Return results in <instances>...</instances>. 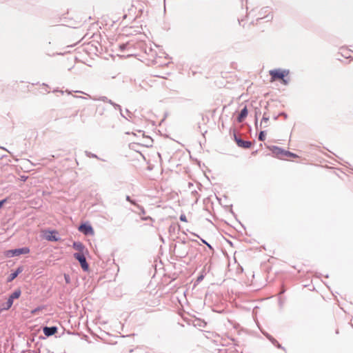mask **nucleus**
Masks as SVG:
<instances>
[{"instance_id": "1", "label": "nucleus", "mask_w": 353, "mask_h": 353, "mask_svg": "<svg viewBox=\"0 0 353 353\" xmlns=\"http://www.w3.org/2000/svg\"><path fill=\"white\" fill-rule=\"evenodd\" d=\"M270 150L272 151V152L276 157H278L280 159H285V158H288V157L295 158V157H298L296 154L292 153L288 150H283L278 146H276V145L272 146L270 148Z\"/></svg>"}, {"instance_id": "2", "label": "nucleus", "mask_w": 353, "mask_h": 353, "mask_svg": "<svg viewBox=\"0 0 353 353\" xmlns=\"http://www.w3.org/2000/svg\"><path fill=\"white\" fill-rule=\"evenodd\" d=\"M288 74L289 70H287L276 69L270 71V75L273 81L280 79L285 85L288 83V80L285 79Z\"/></svg>"}, {"instance_id": "3", "label": "nucleus", "mask_w": 353, "mask_h": 353, "mask_svg": "<svg viewBox=\"0 0 353 353\" xmlns=\"http://www.w3.org/2000/svg\"><path fill=\"white\" fill-rule=\"evenodd\" d=\"M30 252V249L28 247H23L12 250H8L5 252V256L8 258L26 254Z\"/></svg>"}, {"instance_id": "4", "label": "nucleus", "mask_w": 353, "mask_h": 353, "mask_svg": "<svg viewBox=\"0 0 353 353\" xmlns=\"http://www.w3.org/2000/svg\"><path fill=\"white\" fill-rule=\"evenodd\" d=\"M73 256L74 259L79 262L83 271H88L89 270V265L83 253H74Z\"/></svg>"}, {"instance_id": "5", "label": "nucleus", "mask_w": 353, "mask_h": 353, "mask_svg": "<svg viewBox=\"0 0 353 353\" xmlns=\"http://www.w3.org/2000/svg\"><path fill=\"white\" fill-rule=\"evenodd\" d=\"M78 230L79 232L83 233L85 235H92L94 234V230L92 225L88 223H81Z\"/></svg>"}, {"instance_id": "6", "label": "nucleus", "mask_w": 353, "mask_h": 353, "mask_svg": "<svg viewBox=\"0 0 353 353\" xmlns=\"http://www.w3.org/2000/svg\"><path fill=\"white\" fill-rule=\"evenodd\" d=\"M234 141L236 143L237 145L240 148H243L245 149L250 148L252 145V143L250 141H244L241 138L237 137L236 134H234Z\"/></svg>"}, {"instance_id": "7", "label": "nucleus", "mask_w": 353, "mask_h": 353, "mask_svg": "<svg viewBox=\"0 0 353 353\" xmlns=\"http://www.w3.org/2000/svg\"><path fill=\"white\" fill-rule=\"evenodd\" d=\"M23 266H19L14 271H12L7 278V283L12 282L18 275L23 271Z\"/></svg>"}, {"instance_id": "8", "label": "nucleus", "mask_w": 353, "mask_h": 353, "mask_svg": "<svg viewBox=\"0 0 353 353\" xmlns=\"http://www.w3.org/2000/svg\"><path fill=\"white\" fill-rule=\"evenodd\" d=\"M58 328L57 326L48 327L45 326L43 327V332L46 336H51L57 332Z\"/></svg>"}, {"instance_id": "9", "label": "nucleus", "mask_w": 353, "mask_h": 353, "mask_svg": "<svg viewBox=\"0 0 353 353\" xmlns=\"http://www.w3.org/2000/svg\"><path fill=\"white\" fill-rule=\"evenodd\" d=\"M248 114V110L246 106H245L240 112L237 117V121L239 123H241L244 121V119L246 118Z\"/></svg>"}, {"instance_id": "10", "label": "nucleus", "mask_w": 353, "mask_h": 353, "mask_svg": "<svg viewBox=\"0 0 353 353\" xmlns=\"http://www.w3.org/2000/svg\"><path fill=\"white\" fill-rule=\"evenodd\" d=\"M13 302L11 301V299H8L7 301L5 303H2L0 306V312H2L5 310H8L12 305Z\"/></svg>"}, {"instance_id": "11", "label": "nucleus", "mask_w": 353, "mask_h": 353, "mask_svg": "<svg viewBox=\"0 0 353 353\" xmlns=\"http://www.w3.org/2000/svg\"><path fill=\"white\" fill-rule=\"evenodd\" d=\"M72 248L78 251L77 253H83V250L85 249L84 245L80 241L73 242Z\"/></svg>"}, {"instance_id": "12", "label": "nucleus", "mask_w": 353, "mask_h": 353, "mask_svg": "<svg viewBox=\"0 0 353 353\" xmlns=\"http://www.w3.org/2000/svg\"><path fill=\"white\" fill-rule=\"evenodd\" d=\"M21 291L20 289L15 290L10 296L9 299H11V301L13 302L14 299L19 298L21 296Z\"/></svg>"}, {"instance_id": "13", "label": "nucleus", "mask_w": 353, "mask_h": 353, "mask_svg": "<svg viewBox=\"0 0 353 353\" xmlns=\"http://www.w3.org/2000/svg\"><path fill=\"white\" fill-rule=\"evenodd\" d=\"M57 232L55 231L50 232V234L46 236V239L51 241H57L59 237L57 236Z\"/></svg>"}, {"instance_id": "14", "label": "nucleus", "mask_w": 353, "mask_h": 353, "mask_svg": "<svg viewBox=\"0 0 353 353\" xmlns=\"http://www.w3.org/2000/svg\"><path fill=\"white\" fill-rule=\"evenodd\" d=\"M205 274H205V270L203 269V270H202V272H201V274L197 277L196 282L197 283H200L201 281H202L203 280V279H204V277H205Z\"/></svg>"}, {"instance_id": "15", "label": "nucleus", "mask_w": 353, "mask_h": 353, "mask_svg": "<svg viewBox=\"0 0 353 353\" xmlns=\"http://www.w3.org/2000/svg\"><path fill=\"white\" fill-rule=\"evenodd\" d=\"M265 136H266V132L265 131H263V130H261L259 134V137H258V139L259 141H264L265 139Z\"/></svg>"}, {"instance_id": "16", "label": "nucleus", "mask_w": 353, "mask_h": 353, "mask_svg": "<svg viewBox=\"0 0 353 353\" xmlns=\"http://www.w3.org/2000/svg\"><path fill=\"white\" fill-rule=\"evenodd\" d=\"M113 107L116 109V110H119L120 111V114L121 115V117H123V118L128 119L127 117L123 114L122 112V109H121V107L120 105L117 104V103H114Z\"/></svg>"}, {"instance_id": "17", "label": "nucleus", "mask_w": 353, "mask_h": 353, "mask_svg": "<svg viewBox=\"0 0 353 353\" xmlns=\"http://www.w3.org/2000/svg\"><path fill=\"white\" fill-rule=\"evenodd\" d=\"M269 116L267 115V113L265 112L263 114V118L261 119V124H260V126L261 127L262 126V123H267L268 121H269Z\"/></svg>"}, {"instance_id": "18", "label": "nucleus", "mask_w": 353, "mask_h": 353, "mask_svg": "<svg viewBox=\"0 0 353 353\" xmlns=\"http://www.w3.org/2000/svg\"><path fill=\"white\" fill-rule=\"evenodd\" d=\"M261 114L260 110H255V127L258 129V123H257V117Z\"/></svg>"}, {"instance_id": "19", "label": "nucleus", "mask_w": 353, "mask_h": 353, "mask_svg": "<svg viewBox=\"0 0 353 353\" xmlns=\"http://www.w3.org/2000/svg\"><path fill=\"white\" fill-rule=\"evenodd\" d=\"M136 207L137 208L138 210H140V212H139L140 214H145V209H144V208L143 206H141V205L138 204V205H137Z\"/></svg>"}, {"instance_id": "20", "label": "nucleus", "mask_w": 353, "mask_h": 353, "mask_svg": "<svg viewBox=\"0 0 353 353\" xmlns=\"http://www.w3.org/2000/svg\"><path fill=\"white\" fill-rule=\"evenodd\" d=\"M85 155H86L88 157L98 159L97 155H96V154H92V153H91L90 152L85 151Z\"/></svg>"}, {"instance_id": "21", "label": "nucleus", "mask_w": 353, "mask_h": 353, "mask_svg": "<svg viewBox=\"0 0 353 353\" xmlns=\"http://www.w3.org/2000/svg\"><path fill=\"white\" fill-rule=\"evenodd\" d=\"M126 201H129L130 203H132V205L137 206V205H138L136 201L134 200H132L131 199L130 196H126V198H125Z\"/></svg>"}, {"instance_id": "22", "label": "nucleus", "mask_w": 353, "mask_h": 353, "mask_svg": "<svg viewBox=\"0 0 353 353\" xmlns=\"http://www.w3.org/2000/svg\"><path fill=\"white\" fill-rule=\"evenodd\" d=\"M8 198L0 200V209L8 202Z\"/></svg>"}, {"instance_id": "23", "label": "nucleus", "mask_w": 353, "mask_h": 353, "mask_svg": "<svg viewBox=\"0 0 353 353\" xmlns=\"http://www.w3.org/2000/svg\"><path fill=\"white\" fill-rule=\"evenodd\" d=\"M64 279L66 283H70V276L69 274H64Z\"/></svg>"}, {"instance_id": "24", "label": "nucleus", "mask_w": 353, "mask_h": 353, "mask_svg": "<svg viewBox=\"0 0 353 353\" xmlns=\"http://www.w3.org/2000/svg\"><path fill=\"white\" fill-rule=\"evenodd\" d=\"M201 241L203 243H204L205 245H206L210 250H213L212 245L210 244H209L205 240L201 238Z\"/></svg>"}, {"instance_id": "25", "label": "nucleus", "mask_w": 353, "mask_h": 353, "mask_svg": "<svg viewBox=\"0 0 353 353\" xmlns=\"http://www.w3.org/2000/svg\"><path fill=\"white\" fill-rule=\"evenodd\" d=\"M179 219L181 221H183V222L188 221L186 216L184 214H181Z\"/></svg>"}, {"instance_id": "26", "label": "nucleus", "mask_w": 353, "mask_h": 353, "mask_svg": "<svg viewBox=\"0 0 353 353\" xmlns=\"http://www.w3.org/2000/svg\"><path fill=\"white\" fill-rule=\"evenodd\" d=\"M99 100H100V101H103V102H106V103H107V102H108V97H107L103 96V97H99Z\"/></svg>"}, {"instance_id": "27", "label": "nucleus", "mask_w": 353, "mask_h": 353, "mask_svg": "<svg viewBox=\"0 0 353 353\" xmlns=\"http://www.w3.org/2000/svg\"><path fill=\"white\" fill-rule=\"evenodd\" d=\"M127 47V44L126 43H123L121 45L119 46V48L121 49V51H123Z\"/></svg>"}, {"instance_id": "28", "label": "nucleus", "mask_w": 353, "mask_h": 353, "mask_svg": "<svg viewBox=\"0 0 353 353\" xmlns=\"http://www.w3.org/2000/svg\"><path fill=\"white\" fill-rule=\"evenodd\" d=\"M272 343L274 345H276V343H278V341L273 337H271L270 340Z\"/></svg>"}, {"instance_id": "29", "label": "nucleus", "mask_w": 353, "mask_h": 353, "mask_svg": "<svg viewBox=\"0 0 353 353\" xmlns=\"http://www.w3.org/2000/svg\"><path fill=\"white\" fill-rule=\"evenodd\" d=\"M141 219L143 221L152 220V219L149 216H143V217H141Z\"/></svg>"}, {"instance_id": "30", "label": "nucleus", "mask_w": 353, "mask_h": 353, "mask_svg": "<svg viewBox=\"0 0 353 353\" xmlns=\"http://www.w3.org/2000/svg\"><path fill=\"white\" fill-rule=\"evenodd\" d=\"M279 116H283V117H284L285 119H287V117H288L287 114L285 112H281L279 114Z\"/></svg>"}, {"instance_id": "31", "label": "nucleus", "mask_w": 353, "mask_h": 353, "mask_svg": "<svg viewBox=\"0 0 353 353\" xmlns=\"http://www.w3.org/2000/svg\"><path fill=\"white\" fill-rule=\"evenodd\" d=\"M263 334L269 339L270 340L271 337H272L270 334L268 333H263Z\"/></svg>"}, {"instance_id": "32", "label": "nucleus", "mask_w": 353, "mask_h": 353, "mask_svg": "<svg viewBox=\"0 0 353 353\" xmlns=\"http://www.w3.org/2000/svg\"><path fill=\"white\" fill-rule=\"evenodd\" d=\"M108 103L111 104L112 106L114 105V104L115 103L114 102H113L111 99H109L108 100Z\"/></svg>"}, {"instance_id": "33", "label": "nucleus", "mask_w": 353, "mask_h": 353, "mask_svg": "<svg viewBox=\"0 0 353 353\" xmlns=\"http://www.w3.org/2000/svg\"><path fill=\"white\" fill-rule=\"evenodd\" d=\"M125 114H128V117H130L131 112L128 109H126L125 110Z\"/></svg>"}, {"instance_id": "34", "label": "nucleus", "mask_w": 353, "mask_h": 353, "mask_svg": "<svg viewBox=\"0 0 353 353\" xmlns=\"http://www.w3.org/2000/svg\"><path fill=\"white\" fill-rule=\"evenodd\" d=\"M274 345L276 346L278 348H283L282 346L281 345V344L279 342H278V343H276Z\"/></svg>"}, {"instance_id": "35", "label": "nucleus", "mask_w": 353, "mask_h": 353, "mask_svg": "<svg viewBox=\"0 0 353 353\" xmlns=\"http://www.w3.org/2000/svg\"><path fill=\"white\" fill-rule=\"evenodd\" d=\"M274 345L276 346L278 348H283L282 346L281 345V344L279 342H278V343H276Z\"/></svg>"}, {"instance_id": "36", "label": "nucleus", "mask_w": 353, "mask_h": 353, "mask_svg": "<svg viewBox=\"0 0 353 353\" xmlns=\"http://www.w3.org/2000/svg\"><path fill=\"white\" fill-rule=\"evenodd\" d=\"M274 345L276 346L278 348H283L282 346L281 345V344L279 342H278V343H276Z\"/></svg>"}, {"instance_id": "37", "label": "nucleus", "mask_w": 353, "mask_h": 353, "mask_svg": "<svg viewBox=\"0 0 353 353\" xmlns=\"http://www.w3.org/2000/svg\"><path fill=\"white\" fill-rule=\"evenodd\" d=\"M279 117V115H276V116H274V117H273V119H274V121H276V120H277V119H278V117Z\"/></svg>"}, {"instance_id": "38", "label": "nucleus", "mask_w": 353, "mask_h": 353, "mask_svg": "<svg viewBox=\"0 0 353 353\" xmlns=\"http://www.w3.org/2000/svg\"><path fill=\"white\" fill-rule=\"evenodd\" d=\"M192 234L199 238V235L196 234L195 233L192 232Z\"/></svg>"}, {"instance_id": "39", "label": "nucleus", "mask_w": 353, "mask_h": 353, "mask_svg": "<svg viewBox=\"0 0 353 353\" xmlns=\"http://www.w3.org/2000/svg\"><path fill=\"white\" fill-rule=\"evenodd\" d=\"M35 312H38V309H35L34 311H32L33 313H34Z\"/></svg>"}]
</instances>
